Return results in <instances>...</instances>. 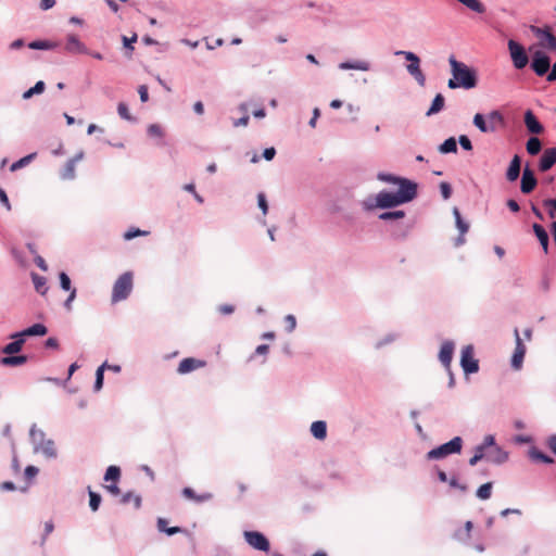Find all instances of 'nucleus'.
Segmentation results:
<instances>
[{"mask_svg": "<svg viewBox=\"0 0 556 556\" xmlns=\"http://www.w3.org/2000/svg\"><path fill=\"white\" fill-rule=\"evenodd\" d=\"M341 68H353V70H361V71H367L368 64L366 62H357V63H342L340 65Z\"/></svg>", "mask_w": 556, "mask_h": 556, "instance_id": "09e8293b", "label": "nucleus"}, {"mask_svg": "<svg viewBox=\"0 0 556 556\" xmlns=\"http://www.w3.org/2000/svg\"><path fill=\"white\" fill-rule=\"evenodd\" d=\"M472 123L481 132H494L505 122L500 111H492L486 118L482 114L477 113L473 116Z\"/></svg>", "mask_w": 556, "mask_h": 556, "instance_id": "7ed1b4c3", "label": "nucleus"}, {"mask_svg": "<svg viewBox=\"0 0 556 556\" xmlns=\"http://www.w3.org/2000/svg\"><path fill=\"white\" fill-rule=\"evenodd\" d=\"M105 366H106V363L102 364L98 369H97V372H96V382H94V390L96 391H100L102 389V386H103V371L105 369Z\"/></svg>", "mask_w": 556, "mask_h": 556, "instance_id": "37998d69", "label": "nucleus"}, {"mask_svg": "<svg viewBox=\"0 0 556 556\" xmlns=\"http://www.w3.org/2000/svg\"><path fill=\"white\" fill-rule=\"evenodd\" d=\"M205 366H206V362L205 361L193 358V357H187V358H184L179 363L177 371L180 375H186V374H189V372H191L193 370L203 368Z\"/></svg>", "mask_w": 556, "mask_h": 556, "instance_id": "ddd939ff", "label": "nucleus"}, {"mask_svg": "<svg viewBox=\"0 0 556 556\" xmlns=\"http://www.w3.org/2000/svg\"><path fill=\"white\" fill-rule=\"evenodd\" d=\"M45 434L40 430H36L35 426L30 429V438L36 444L35 451L41 452L46 457L53 458L56 456V448L52 440H45Z\"/></svg>", "mask_w": 556, "mask_h": 556, "instance_id": "39448f33", "label": "nucleus"}, {"mask_svg": "<svg viewBox=\"0 0 556 556\" xmlns=\"http://www.w3.org/2000/svg\"><path fill=\"white\" fill-rule=\"evenodd\" d=\"M83 157H84V152L80 151L74 157H72L71 160L67 161V163L65 165V173L63 174L64 178H68V179L74 178L76 163L81 161Z\"/></svg>", "mask_w": 556, "mask_h": 556, "instance_id": "bb28decb", "label": "nucleus"}, {"mask_svg": "<svg viewBox=\"0 0 556 556\" xmlns=\"http://www.w3.org/2000/svg\"><path fill=\"white\" fill-rule=\"evenodd\" d=\"M405 216L404 211H393V212H386L380 215L381 219H400Z\"/></svg>", "mask_w": 556, "mask_h": 556, "instance_id": "de8ad7c7", "label": "nucleus"}, {"mask_svg": "<svg viewBox=\"0 0 556 556\" xmlns=\"http://www.w3.org/2000/svg\"><path fill=\"white\" fill-rule=\"evenodd\" d=\"M453 213H454V216H455L456 226H457V228L459 229V232H460V235L457 238L456 243H455V245L458 247V245H462V244L465 243V233L468 231L469 225L463 220L462 215H460L458 208L455 207Z\"/></svg>", "mask_w": 556, "mask_h": 556, "instance_id": "4be33fe9", "label": "nucleus"}, {"mask_svg": "<svg viewBox=\"0 0 556 556\" xmlns=\"http://www.w3.org/2000/svg\"><path fill=\"white\" fill-rule=\"evenodd\" d=\"M529 456L532 460L541 462L544 464H552L554 462L552 457L545 455L544 453L539 451L536 447L530 448Z\"/></svg>", "mask_w": 556, "mask_h": 556, "instance_id": "72a5a7b5", "label": "nucleus"}, {"mask_svg": "<svg viewBox=\"0 0 556 556\" xmlns=\"http://www.w3.org/2000/svg\"><path fill=\"white\" fill-rule=\"evenodd\" d=\"M378 179L381 181H384V182L397 184L400 186V188H402L403 180H407L406 178H400V177L393 176L391 174H384V173L378 174Z\"/></svg>", "mask_w": 556, "mask_h": 556, "instance_id": "ea45409f", "label": "nucleus"}, {"mask_svg": "<svg viewBox=\"0 0 556 556\" xmlns=\"http://www.w3.org/2000/svg\"><path fill=\"white\" fill-rule=\"evenodd\" d=\"M137 41V35L135 34L131 38L126 36L123 37V42L126 48L134 50L132 43Z\"/></svg>", "mask_w": 556, "mask_h": 556, "instance_id": "69168bd1", "label": "nucleus"}, {"mask_svg": "<svg viewBox=\"0 0 556 556\" xmlns=\"http://www.w3.org/2000/svg\"><path fill=\"white\" fill-rule=\"evenodd\" d=\"M148 134L149 136L151 137H162L163 136V129L160 125L157 124H151L149 127H148Z\"/></svg>", "mask_w": 556, "mask_h": 556, "instance_id": "864d4df0", "label": "nucleus"}, {"mask_svg": "<svg viewBox=\"0 0 556 556\" xmlns=\"http://www.w3.org/2000/svg\"><path fill=\"white\" fill-rule=\"evenodd\" d=\"M89 497H90V500H89V506H90V508H91L93 511H96V510L99 508V506H100V503H101V496H100L98 493H96V492H93V491H91V490H90V491H89Z\"/></svg>", "mask_w": 556, "mask_h": 556, "instance_id": "c03bdc74", "label": "nucleus"}, {"mask_svg": "<svg viewBox=\"0 0 556 556\" xmlns=\"http://www.w3.org/2000/svg\"><path fill=\"white\" fill-rule=\"evenodd\" d=\"M546 80L553 83L556 80V62L552 66V71L547 73Z\"/></svg>", "mask_w": 556, "mask_h": 556, "instance_id": "338daca9", "label": "nucleus"}, {"mask_svg": "<svg viewBox=\"0 0 556 556\" xmlns=\"http://www.w3.org/2000/svg\"><path fill=\"white\" fill-rule=\"evenodd\" d=\"M483 446V452H486L493 448L495 445L494 437L489 434L484 438L483 443L480 445Z\"/></svg>", "mask_w": 556, "mask_h": 556, "instance_id": "4d7b16f0", "label": "nucleus"}, {"mask_svg": "<svg viewBox=\"0 0 556 556\" xmlns=\"http://www.w3.org/2000/svg\"><path fill=\"white\" fill-rule=\"evenodd\" d=\"M45 83L42 80H39L36 83L34 87H31L23 93V99L27 100L30 99L34 94H40L45 91Z\"/></svg>", "mask_w": 556, "mask_h": 556, "instance_id": "e433bc0d", "label": "nucleus"}, {"mask_svg": "<svg viewBox=\"0 0 556 556\" xmlns=\"http://www.w3.org/2000/svg\"><path fill=\"white\" fill-rule=\"evenodd\" d=\"M459 144L462 146L463 149L467 150V151H471L472 150V144H471V141L469 140V138L465 135H462L459 137Z\"/></svg>", "mask_w": 556, "mask_h": 556, "instance_id": "bf43d9fd", "label": "nucleus"}, {"mask_svg": "<svg viewBox=\"0 0 556 556\" xmlns=\"http://www.w3.org/2000/svg\"><path fill=\"white\" fill-rule=\"evenodd\" d=\"M542 148V143L539 138L531 137L527 142V151L531 155H536Z\"/></svg>", "mask_w": 556, "mask_h": 556, "instance_id": "4c0bfd02", "label": "nucleus"}, {"mask_svg": "<svg viewBox=\"0 0 556 556\" xmlns=\"http://www.w3.org/2000/svg\"><path fill=\"white\" fill-rule=\"evenodd\" d=\"M460 365L466 374H475L479 370V364L475 358L473 348L471 345L463 348Z\"/></svg>", "mask_w": 556, "mask_h": 556, "instance_id": "9d476101", "label": "nucleus"}, {"mask_svg": "<svg viewBox=\"0 0 556 556\" xmlns=\"http://www.w3.org/2000/svg\"><path fill=\"white\" fill-rule=\"evenodd\" d=\"M448 63L453 76L447 83L448 88L472 89L477 86L478 78L473 68L469 67L463 62L457 61L454 55L448 58Z\"/></svg>", "mask_w": 556, "mask_h": 556, "instance_id": "f257e3e1", "label": "nucleus"}, {"mask_svg": "<svg viewBox=\"0 0 556 556\" xmlns=\"http://www.w3.org/2000/svg\"><path fill=\"white\" fill-rule=\"evenodd\" d=\"M397 54H403L409 63L407 64V72L416 79L419 86L426 85V76L420 68V59L413 52L401 51Z\"/></svg>", "mask_w": 556, "mask_h": 556, "instance_id": "0eeeda50", "label": "nucleus"}, {"mask_svg": "<svg viewBox=\"0 0 556 556\" xmlns=\"http://www.w3.org/2000/svg\"><path fill=\"white\" fill-rule=\"evenodd\" d=\"M485 458L493 464H503L507 460L508 454L498 446L485 452Z\"/></svg>", "mask_w": 556, "mask_h": 556, "instance_id": "6ab92c4d", "label": "nucleus"}, {"mask_svg": "<svg viewBox=\"0 0 556 556\" xmlns=\"http://www.w3.org/2000/svg\"><path fill=\"white\" fill-rule=\"evenodd\" d=\"M514 334L516 340V348L511 357V366L514 369L518 370L522 366L527 349L526 345L522 343V340L520 339L519 331L517 328L515 329Z\"/></svg>", "mask_w": 556, "mask_h": 556, "instance_id": "f8f14e48", "label": "nucleus"}, {"mask_svg": "<svg viewBox=\"0 0 556 556\" xmlns=\"http://www.w3.org/2000/svg\"><path fill=\"white\" fill-rule=\"evenodd\" d=\"M243 535L247 543L254 549L262 552L269 551V541L263 533L258 531H245Z\"/></svg>", "mask_w": 556, "mask_h": 556, "instance_id": "9b49d317", "label": "nucleus"}, {"mask_svg": "<svg viewBox=\"0 0 556 556\" xmlns=\"http://www.w3.org/2000/svg\"><path fill=\"white\" fill-rule=\"evenodd\" d=\"M453 352H454V344L452 342L447 341L441 345L439 358H440L441 363L446 368H450L452 357H453Z\"/></svg>", "mask_w": 556, "mask_h": 556, "instance_id": "412c9836", "label": "nucleus"}, {"mask_svg": "<svg viewBox=\"0 0 556 556\" xmlns=\"http://www.w3.org/2000/svg\"><path fill=\"white\" fill-rule=\"evenodd\" d=\"M531 31L539 38L546 40L547 47L556 51V37L552 34L548 27L541 28L538 26H531Z\"/></svg>", "mask_w": 556, "mask_h": 556, "instance_id": "f3484780", "label": "nucleus"}, {"mask_svg": "<svg viewBox=\"0 0 556 556\" xmlns=\"http://www.w3.org/2000/svg\"><path fill=\"white\" fill-rule=\"evenodd\" d=\"M543 205L548 207V216L554 218L556 216V199H546L543 201Z\"/></svg>", "mask_w": 556, "mask_h": 556, "instance_id": "8fccbe9b", "label": "nucleus"}, {"mask_svg": "<svg viewBox=\"0 0 556 556\" xmlns=\"http://www.w3.org/2000/svg\"><path fill=\"white\" fill-rule=\"evenodd\" d=\"M485 457V452H483V446H477L475 455L469 459V465L475 466L479 460Z\"/></svg>", "mask_w": 556, "mask_h": 556, "instance_id": "49530a36", "label": "nucleus"}, {"mask_svg": "<svg viewBox=\"0 0 556 556\" xmlns=\"http://www.w3.org/2000/svg\"><path fill=\"white\" fill-rule=\"evenodd\" d=\"M157 529L161 532H165L168 535H174L182 532V529L179 527H167V520L164 518L157 519Z\"/></svg>", "mask_w": 556, "mask_h": 556, "instance_id": "473e14b6", "label": "nucleus"}, {"mask_svg": "<svg viewBox=\"0 0 556 556\" xmlns=\"http://www.w3.org/2000/svg\"><path fill=\"white\" fill-rule=\"evenodd\" d=\"M507 46L514 66L517 70L526 67L529 63V58L525 48L513 39L508 40Z\"/></svg>", "mask_w": 556, "mask_h": 556, "instance_id": "6e6552de", "label": "nucleus"}, {"mask_svg": "<svg viewBox=\"0 0 556 556\" xmlns=\"http://www.w3.org/2000/svg\"><path fill=\"white\" fill-rule=\"evenodd\" d=\"M33 156L31 155H27L25 157H22L21 160L14 162L12 165H11V172H15L17 170L18 168H22L23 166L27 165L30 161Z\"/></svg>", "mask_w": 556, "mask_h": 556, "instance_id": "3c124183", "label": "nucleus"}, {"mask_svg": "<svg viewBox=\"0 0 556 556\" xmlns=\"http://www.w3.org/2000/svg\"><path fill=\"white\" fill-rule=\"evenodd\" d=\"M117 112H118V115L123 119H126V121H131L132 119L126 103L119 102L118 105H117Z\"/></svg>", "mask_w": 556, "mask_h": 556, "instance_id": "a18cd8bd", "label": "nucleus"}, {"mask_svg": "<svg viewBox=\"0 0 556 556\" xmlns=\"http://www.w3.org/2000/svg\"><path fill=\"white\" fill-rule=\"evenodd\" d=\"M47 332H48V329L45 325L35 324L21 332L12 334L11 338L22 337L23 339H25V337L45 336Z\"/></svg>", "mask_w": 556, "mask_h": 556, "instance_id": "a211bd4d", "label": "nucleus"}, {"mask_svg": "<svg viewBox=\"0 0 556 556\" xmlns=\"http://www.w3.org/2000/svg\"><path fill=\"white\" fill-rule=\"evenodd\" d=\"M440 190H441V194H442L443 199H445V200L450 199V197L452 194V188L448 182H445V181L441 182Z\"/></svg>", "mask_w": 556, "mask_h": 556, "instance_id": "6e6d98bb", "label": "nucleus"}, {"mask_svg": "<svg viewBox=\"0 0 556 556\" xmlns=\"http://www.w3.org/2000/svg\"><path fill=\"white\" fill-rule=\"evenodd\" d=\"M182 495L184 497L193 501L195 503H204L208 502L213 498V494L210 492H205L202 494H197L193 489L187 486L182 489Z\"/></svg>", "mask_w": 556, "mask_h": 556, "instance_id": "aec40b11", "label": "nucleus"}, {"mask_svg": "<svg viewBox=\"0 0 556 556\" xmlns=\"http://www.w3.org/2000/svg\"><path fill=\"white\" fill-rule=\"evenodd\" d=\"M491 492H492V482H486V483L482 484L477 490V496L480 500H488L491 497Z\"/></svg>", "mask_w": 556, "mask_h": 556, "instance_id": "a19ab883", "label": "nucleus"}, {"mask_svg": "<svg viewBox=\"0 0 556 556\" xmlns=\"http://www.w3.org/2000/svg\"><path fill=\"white\" fill-rule=\"evenodd\" d=\"M525 124L531 134H541L543 126L540 124L532 111H527L525 114Z\"/></svg>", "mask_w": 556, "mask_h": 556, "instance_id": "5701e85b", "label": "nucleus"}, {"mask_svg": "<svg viewBox=\"0 0 556 556\" xmlns=\"http://www.w3.org/2000/svg\"><path fill=\"white\" fill-rule=\"evenodd\" d=\"M472 529V522L471 521H467L465 523V534L463 535L460 532H457L456 533V536L460 540L463 539H468L470 536V531Z\"/></svg>", "mask_w": 556, "mask_h": 556, "instance_id": "052dcab7", "label": "nucleus"}, {"mask_svg": "<svg viewBox=\"0 0 556 556\" xmlns=\"http://www.w3.org/2000/svg\"><path fill=\"white\" fill-rule=\"evenodd\" d=\"M547 445L551 448V451L556 455V435H552L548 439Z\"/></svg>", "mask_w": 556, "mask_h": 556, "instance_id": "774afa93", "label": "nucleus"}, {"mask_svg": "<svg viewBox=\"0 0 556 556\" xmlns=\"http://www.w3.org/2000/svg\"><path fill=\"white\" fill-rule=\"evenodd\" d=\"M38 471L39 470H38L37 467H35V466H27L25 468V476H26L27 479H33V478H35L37 476Z\"/></svg>", "mask_w": 556, "mask_h": 556, "instance_id": "680f3d73", "label": "nucleus"}, {"mask_svg": "<svg viewBox=\"0 0 556 556\" xmlns=\"http://www.w3.org/2000/svg\"><path fill=\"white\" fill-rule=\"evenodd\" d=\"M119 477H121V469L116 466H110L106 469L104 480L116 482V481H118Z\"/></svg>", "mask_w": 556, "mask_h": 556, "instance_id": "58836bf2", "label": "nucleus"}, {"mask_svg": "<svg viewBox=\"0 0 556 556\" xmlns=\"http://www.w3.org/2000/svg\"><path fill=\"white\" fill-rule=\"evenodd\" d=\"M138 92L140 96V100L142 102H147L149 99L148 87L146 85L139 86Z\"/></svg>", "mask_w": 556, "mask_h": 556, "instance_id": "e2e57ef3", "label": "nucleus"}, {"mask_svg": "<svg viewBox=\"0 0 556 556\" xmlns=\"http://www.w3.org/2000/svg\"><path fill=\"white\" fill-rule=\"evenodd\" d=\"M257 203L263 214L266 215L268 212V204L264 193L261 192L257 194Z\"/></svg>", "mask_w": 556, "mask_h": 556, "instance_id": "5fc2aeb1", "label": "nucleus"}, {"mask_svg": "<svg viewBox=\"0 0 556 556\" xmlns=\"http://www.w3.org/2000/svg\"><path fill=\"white\" fill-rule=\"evenodd\" d=\"M59 46L58 42L49 41V40H35L31 41L28 47L34 50H51L55 49Z\"/></svg>", "mask_w": 556, "mask_h": 556, "instance_id": "2f4dec72", "label": "nucleus"}, {"mask_svg": "<svg viewBox=\"0 0 556 556\" xmlns=\"http://www.w3.org/2000/svg\"><path fill=\"white\" fill-rule=\"evenodd\" d=\"M439 151L443 154L446 153H456L457 152V143L454 137H451L446 139L442 144L439 147Z\"/></svg>", "mask_w": 556, "mask_h": 556, "instance_id": "f704fd0d", "label": "nucleus"}, {"mask_svg": "<svg viewBox=\"0 0 556 556\" xmlns=\"http://www.w3.org/2000/svg\"><path fill=\"white\" fill-rule=\"evenodd\" d=\"M463 446V440L460 437H455L447 443H444L435 448L428 452V459H441L450 454L460 453Z\"/></svg>", "mask_w": 556, "mask_h": 556, "instance_id": "423d86ee", "label": "nucleus"}, {"mask_svg": "<svg viewBox=\"0 0 556 556\" xmlns=\"http://www.w3.org/2000/svg\"><path fill=\"white\" fill-rule=\"evenodd\" d=\"M27 362L25 355H8L0 359V364L8 367H16L24 365Z\"/></svg>", "mask_w": 556, "mask_h": 556, "instance_id": "a878e982", "label": "nucleus"}, {"mask_svg": "<svg viewBox=\"0 0 556 556\" xmlns=\"http://www.w3.org/2000/svg\"><path fill=\"white\" fill-rule=\"evenodd\" d=\"M551 67V59L543 51H535L532 55L531 68L540 77L546 75Z\"/></svg>", "mask_w": 556, "mask_h": 556, "instance_id": "1a4fd4ad", "label": "nucleus"}, {"mask_svg": "<svg viewBox=\"0 0 556 556\" xmlns=\"http://www.w3.org/2000/svg\"><path fill=\"white\" fill-rule=\"evenodd\" d=\"M134 502L135 507L139 508L141 505V497L139 495L132 494V493H126L122 496L121 502L123 504H128L129 502Z\"/></svg>", "mask_w": 556, "mask_h": 556, "instance_id": "79ce46f5", "label": "nucleus"}, {"mask_svg": "<svg viewBox=\"0 0 556 556\" xmlns=\"http://www.w3.org/2000/svg\"><path fill=\"white\" fill-rule=\"evenodd\" d=\"M285 321H286V325H287V330L289 332L293 331L295 326H296L295 317L293 315H287L286 318H285Z\"/></svg>", "mask_w": 556, "mask_h": 556, "instance_id": "13d9d810", "label": "nucleus"}, {"mask_svg": "<svg viewBox=\"0 0 556 556\" xmlns=\"http://www.w3.org/2000/svg\"><path fill=\"white\" fill-rule=\"evenodd\" d=\"M312 434L318 439L324 440L327 437V425L325 421H314L311 426Z\"/></svg>", "mask_w": 556, "mask_h": 556, "instance_id": "c85d7f7f", "label": "nucleus"}, {"mask_svg": "<svg viewBox=\"0 0 556 556\" xmlns=\"http://www.w3.org/2000/svg\"><path fill=\"white\" fill-rule=\"evenodd\" d=\"M521 160L519 155H515L510 161L509 167L506 173V178L509 181H515L520 174Z\"/></svg>", "mask_w": 556, "mask_h": 556, "instance_id": "393cba45", "label": "nucleus"}, {"mask_svg": "<svg viewBox=\"0 0 556 556\" xmlns=\"http://www.w3.org/2000/svg\"><path fill=\"white\" fill-rule=\"evenodd\" d=\"M533 231H534L536 238L539 239L544 252L547 253V251H548V235H547L546 230L544 229V227L542 225L534 224Z\"/></svg>", "mask_w": 556, "mask_h": 556, "instance_id": "cd10ccee", "label": "nucleus"}, {"mask_svg": "<svg viewBox=\"0 0 556 556\" xmlns=\"http://www.w3.org/2000/svg\"><path fill=\"white\" fill-rule=\"evenodd\" d=\"M34 287L36 291L40 294H45L48 290L46 278L42 276H39L38 274H31Z\"/></svg>", "mask_w": 556, "mask_h": 556, "instance_id": "c9c22d12", "label": "nucleus"}, {"mask_svg": "<svg viewBox=\"0 0 556 556\" xmlns=\"http://www.w3.org/2000/svg\"><path fill=\"white\" fill-rule=\"evenodd\" d=\"M444 103H445L444 97L441 93H438L434 97V99L432 101V104L429 108V110L427 111L426 115L427 116H431V115H434V114L439 113L440 111L443 110Z\"/></svg>", "mask_w": 556, "mask_h": 556, "instance_id": "7c9ffc66", "label": "nucleus"}, {"mask_svg": "<svg viewBox=\"0 0 556 556\" xmlns=\"http://www.w3.org/2000/svg\"><path fill=\"white\" fill-rule=\"evenodd\" d=\"M65 50H66V52L73 53V54L87 53L86 46L74 34H70L66 37Z\"/></svg>", "mask_w": 556, "mask_h": 556, "instance_id": "dca6fc26", "label": "nucleus"}, {"mask_svg": "<svg viewBox=\"0 0 556 556\" xmlns=\"http://www.w3.org/2000/svg\"><path fill=\"white\" fill-rule=\"evenodd\" d=\"M148 235V231H143V230H140V229H129L128 231H126L124 233V239L125 240H131L138 236H146Z\"/></svg>", "mask_w": 556, "mask_h": 556, "instance_id": "603ef678", "label": "nucleus"}, {"mask_svg": "<svg viewBox=\"0 0 556 556\" xmlns=\"http://www.w3.org/2000/svg\"><path fill=\"white\" fill-rule=\"evenodd\" d=\"M417 194V185L410 180H403L402 188L399 191H381L376 197V205L381 208L393 207L412 201Z\"/></svg>", "mask_w": 556, "mask_h": 556, "instance_id": "f03ea898", "label": "nucleus"}, {"mask_svg": "<svg viewBox=\"0 0 556 556\" xmlns=\"http://www.w3.org/2000/svg\"><path fill=\"white\" fill-rule=\"evenodd\" d=\"M60 285L62 289L66 291L71 290V293L64 304L67 309H71V303L76 296V289H71V279L65 273L60 274Z\"/></svg>", "mask_w": 556, "mask_h": 556, "instance_id": "b1692460", "label": "nucleus"}, {"mask_svg": "<svg viewBox=\"0 0 556 556\" xmlns=\"http://www.w3.org/2000/svg\"><path fill=\"white\" fill-rule=\"evenodd\" d=\"M14 339L15 340L13 342L7 344L3 348L2 352L4 354L14 355L15 353H18L22 350V348H23V345L25 343V339H23L22 337H17V338H14Z\"/></svg>", "mask_w": 556, "mask_h": 556, "instance_id": "c756f323", "label": "nucleus"}, {"mask_svg": "<svg viewBox=\"0 0 556 556\" xmlns=\"http://www.w3.org/2000/svg\"><path fill=\"white\" fill-rule=\"evenodd\" d=\"M538 180L534 176V173L529 168L526 167L522 173L521 177V192L525 194H528L534 190L536 187Z\"/></svg>", "mask_w": 556, "mask_h": 556, "instance_id": "4468645a", "label": "nucleus"}, {"mask_svg": "<svg viewBox=\"0 0 556 556\" xmlns=\"http://www.w3.org/2000/svg\"><path fill=\"white\" fill-rule=\"evenodd\" d=\"M556 164V147L545 149L539 163L541 172H547Z\"/></svg>", "mask_w": 556, "mask_h": 556, "instance_id": "2eb2a0df", "label": "nucleus"}, {"mask_svg": "<svg viewBox=\"0 0 556 556\" xmlns=\"http://www.w3.org/2000/svg\"><path fill=\"white\" fill-rule=\"evenodd\" d=\"M132 274L124 273L115 281L112 290V302L117 303L128 298L132 290Z\"/></svg>", "mask_w": 556, "mask_h": 556, "instance_id": "20e7f679", "label": "nucleus"}, {"mask_svg": "<svg viewBox=\"0 0 556 556\" xmlns=\"http://www.w3.org/2000/svg\"><path fill=\"white\" fill-rule=\"evenodd\" d=\"M218 311L223 315H229V314L233 313L235 307L230 304H224L218 307Z\"/></svg>", "mask_w": 556, "mask_h": 556, "instance_id": "0e129e2a", "label": "nucleus"}]
</instances>
